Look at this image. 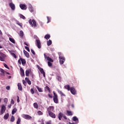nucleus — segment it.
<instances>
[{
	"mask_svg": "<svg viewBox=\"0 0 124 124\" xmlns=\"http://www.w3.org/2000/svg\"><path fill=\"white\" fill-rule=\"evenodd\" d=\"M31 93L32 94H33V93H34V91H33V89H31Z\"/></svg>",
	"mask_w": 124,
	"mask_h": 124,
	"instance_id": "obj_49",
	"label": "nucleus"
},
{
	"mask_svg": "<svg viewBox=\"0 0 124 124\" xmlns=\"http://www.w3.org/2000/svg\"><path fill=\"white\" fill-rule=\"evenodd\" d=\"M24 45H26V46H29V45H28L26 42L24 43Z\"/></svg>",
	"mask_w": 124,
	"mask_h": 124,
	"instance_id": "obj_59",
	"label": "nucleus"
},
{
	"mask_svg": "<svg viewBox=\"0 0 124 124\" xmlns=\"http://www.w3.org/2000/svg\"><path fill=\"white\" fill-rule=\"evenodd\" d=\"M19 16L20 18H21V19H23V20H25V19H26V17H25V16H24L23 15H20Z\"/></svg>",
	"mask_w": 124,
	"mask_h": 124,
	"instance_id": "obj_41",
	"label": "nucleus"
},
{
	"mask_svg": "<svg viewBox=\"0 0 124 124\" xmlns=\"http://www.w3.org/2000/svg\"><path fill=\"white\" fill-rule=\"evenodd\" d=\"M53 101L56 104L59 103V98H58V94L53 91Z\"/></svg>",
	"mask_w": 124,
	"mask_h": 124,
	"instance_id": "obj_1",
	"label": "nucleus"
},
{
	"mask_svg": "<svg viewBox=\"0 0 124 124\" xmlns=\"http://www.w3.org/2000/svg\"><path fill=\"white\" fill-rule=\"evenodd\" d=\"M48 115L49 117H51V118H52L53 119H56V114H55V113H54L53 112H48Z\"/></svg>",
	"mask_w": 124,
	"mask_h": 124,
	"instance_id": "obj_13",
	"label": "nucleus"
},
{
	"mask_svg": "<svg viewBox=\"0 0 124 124\" xmlns=\"http://www.w3.org/2000/svg\"><path fill=\"white\" fill-rule=\"evenodd\" d=\"M23 117L24 119H25V120H31L32 118L31 116L28 114H24Z\"/></svg>",
	"mask_w": 124,
	"mask_h": 124,
	"instance_id": "obj_12",
	"label": "nucleus"
},
{
	"mask_svg": "<svg viewBox=\"0 0 124 124\" xmlns=\"http://www.w3.org/2000/svg\"><path fill=\"white\" fill-rule=\"evenodd\" d=\"M25 80L27 81V82L29 85H31V80H30L29 78H26Z\"/></svg>",
	"mask_w": 124,
	"mask_h": 124,
	"instance_id": "obj_19",
	"label": "nucleus"
},
{
	"mask_svg": "<svg viewBox=\"0 0 124 124\" xmlns=\"http://www.w3.org/2000/svg\"><path fill=\"white\" fill-rule=\"evenodd\" d=\"M64 88L66 90H67V91H70V86H69V85H65Z\"/></svg>",
	"mask_w": 124,
	"mask_h": 124,
	"instance_id": "obj_26",
	"label": "nucleus"
},
{
	"mask_svg": "<svg viewBox=\"0 0 124 124\" xmlns=\"http://www.w3.org/2000/svg\"><path fill=\"white\" fill-rule=\"evenodd\" d=\"M20 75H21V76H25V72L22 67L20 68Z\"/></svg>",
	"mask_w": 124,
	"mask_h": 124,
	"instance_id": "obj_15",
	"label": "nucleus"
},
{
	"mask_svg": "<svg viewBox=\"0 0 124 124\" xmlns=\"http://www.w3.org/2000/svg\"><path fill=\"white\" fill-rule=\"evenodd\" d=\"M4 102L6 104L7 103V102H8V99H7V98H5L4 99Z\"/></svg>",
	"mask_w": 124,
	"mask_h": 124,
	"instance_id": "obj_43",
	"label": "nucleus"
},
{
	"mask_svg": "<svg viewBox=\"0 0 124 124\" xmlns=\"http://www.w3.org/2000/svg\"><path fill=\"white\" fill-rule=\"evenodd\" d=\"M3 65L4 67H5L6 68H7V69H9V67H8V66H7V64H6L5 63H3Z\"/></svg>",
	"mask_w": 124,
	"mask_h": 124,
	"instance_id": "obj_42",
	"label": "nucleus"
},
{
	"mask_svg": "<svg viewBox=\"0 0 124 124\" xmlns=\"http://www.w3.org/2000/svg\"><path fill=\"white\" fill-rule=\"evenodd\" d=\"M47 23H49L50 22V17L48 16H47Z\"/></svg>",
	"mask_w": 124,
	"mask_h": 124,
	"instance_id": "obj_56",
	"label": "nucleus"
},
{
	"mask_svg": "<svg viewBox=\"0 0 124 124\" xmlns=\"http://www.w3.org/2000/svg\"><path fill=\"white\" fill-rule=\"evenodd\" d=\"M19 7L22 10H27V8H28V7H27V5L26 4H20L19 5Z\"/></svg>",
	"mask_w": 124,
	"mask_h": 124,
	"instance_id": "obj_10",
	"label": "nucleus"
},
{
	"mask_svg": "<svg viewBox=\"0 0 124 124\" xmlns=\"http://www.w3.org/2000/svg\"><path fill=\"white\" fill-rule=\"evenodd\" d=\"M51 45H52V40H49L48 41H47V46H50Z\"/></svg>",
	"mask_w": 124,
	"mask_h": 124,
	"instance_id": "obj_30",
	"label": "nucleus"
},
{
	"mask_svg": "<svg viewBox=\"0 0 124 124\" xmlns=\"http://www.w3.org/2000/svg\"><path fill=\"white\" fill-rule=\"evenodd\" d=\"M36 43L37 46L39 49L41 48V43L40 42V40L39 39L36 40Z\"/></svg>",
	"mask_w": 124,
	"mask_h": 124,
	"instance_id": "obj_9",
	"label": "nucleus"
},
{
	"mask_svg": "<svg viewBox=\"0 0 124 124\" xmlns=\"http://www.w3.org/2000/svg\"><path fill=\"white\" fill-rule=\"evenodd\" d=\"M33 106L36 109H38V104H37V103H34L33 104Z\"/></svg>",
	"mask_w": 124,
	"mask_h": 124,
	"instance_id": "obj_33",
	"label": "nucleus"
},
{
	"mask_svg": "<svg viewBox=\"0 0 124 124\" xmlns=\"http://www.w3.org/2000/svg\"><path fill=\"white\" fill-rule=\"evenodd\" d=\"M8 108H11V104L8 106Z\"/></svg>",
	"mask_w": 124,
	"mask_h": 124,
	"instance_id": "obj_58",
	"label": "nucleus"
},
{
	"mask_svg": "<svg viewBox=\"0 0 124 124\" xmlns=\"http://www.w3.org/2000/svg\"><path fill=\"white\" fill-rule=\"evenodd\" d=\"M41 124H45L44 122L42 123Z\"/></svg>",
	"mask_w": 124,
	"mask_h": 124,
	"instance_id": "obj_64",
	"label": "nucleus"
},
{
	"mask_svg": "<svg viewBox=\"0 0 124 124\" xmlns=\"http://www.w3.org/2000/svg\"><path fill=\"white\" fill-rule=\"evenodd\" d=\"M46 124H51V122H47L46 123Z\"/></svg>",
	"mask_w": 124,
	"mask_h": 124,
	"instance_id": "obj_60",
	"label": "nucleus"
},
{
	"mask_svg": "<svg viewBox=\"0 0 124 124\" xmlns=\"http://www.w3.org/2000/svg\"><path fill=\"white\" fill-rule=\"evenodd\" d=\"M66 113H67L68 116H72V115H73L72 111H71L70 110H67Z\"/></svg>",
	"mask_w": 124,
	"mask_h": 124,
	"instance_id": "obj_21",
	"label": "nucleus"
},
{
	"mask_svg": "<svg viewBox=\"0 0 124 124\" xmlns=\"http://www.w3.org/2000/svg\"><path fill=\"white\" fill-rule=\"evenodd\" d=\"M73 121H74V122H76V124H78V123H79V120L78 119V118H77V117L76 116H74L73 117Z\"/></svg>",
	"mask_w": 124,
	"mask_h": 124,
	"instance_id": "obj_16",
	"label": "nucleus"
},
{
	"mask_svg": "<svg viewBox=\"0 0 124 124\" xmlns=\"http://www.w3.org/2000/svg\"><path fill=\"white\" fill-rule=\"evenodd\" d=\"M44 56L45 57V59H46V60L47 59V58L49 57V56H47L45 54H44Z\"/></svg>",
	"mask_w": 124,
	"mask_h": 124,
	"instance_id": "obj_54",
	"label": "nucleus"
},
{
	"mask_svg": "<svg viewBox=\"0 0 124 124\" xmlns=\"http://www.w3.org/2000/svg\"><path fill=\"white\" fill-rule=\"evenodd\" d=\"M59 93H60V94H61V96H65V94H64V93H62V92L60 91H58Z\"/></svg>",
	"mask_w": 124,
	"mask_h": 124,
	"instance_id": "obj_35",
	"label": "nucleus"
},
{
	"mask_svg": "<svg viewBox=\"0 0 124 124\" xmlns=\"http://www.w3.org/2000/svg\"><path fill=\"white\" fill-rule=\"evenodd\" d=\"M12 56H13L15 59L17 58V56H16V54H15V53H12Z\"/></svg>",
	"mask_w": 124,
	"mask_h": 124,
	"instance_id": "obj_44",
	"label": "nucleus"
},
{
	"mask_svg": "<svg viewBox=\"0 0 124 124\" xmlns=\"http://www.w3.org/2000/svg\"><path fill=\"white\" fill-rule=\"evenodd\" d=\"M0 72H1V73H4V72H5L4 70H3V69H0Z\"/></svg>",
	"mask_w": 124,
	"mask_h": 124,
	"instance_id": "obj_50",
	"label": "nucleus"
},
{
	"mask_svg": "<svg viewBox=\"0 0 124 124\" xmlns=\"http://www.w3.org/2000/svg\"><path fill=\"white\" fill-rule=\"evenodd\" d=\"M70 91L72 94H73L74 95H75V94H76V90H75V88H74V87H71Z\"/></svg>",
	"mask_w": 124,
	"mask_h": 124,
	"instance_id": "obj_11",
	"label": "nucleus"
},
{
	"mask_svg": "<svg viewBox=\"0 0 124 124\" xmlns=\"http://www.w3.org/2000/svg\"><path fill=\"white\" fill-rule=\"evenodd\" d=\"M47 63H48V66H52L53 65V63H52V62H51L48 61Z\"/></svg>",
	"mask_w": 124,
	"mask_h": 124,
	"instance_id": "obj_40",
	"label": "nucleus"
},
{
	"mask_svg": "<svg viewBox=\"0 0 124 124\" xmlns=\"http://www.w3.org/2000/svg\"><path fill=\"white\" fill-rule=\"evenodd\" d=\"M36 89H37L39 93H42L43 92V90H42V89L41 88H39L38 86H36Z\"/></svg>",
	"mask_w": 124,
	"mask_h": 124,
	"instance_id": "obj_29",
	"label": "nucleus"
},
{
	"mask_svg": "<svg viewBox=\"0 0 124 124\" xmlns=\"http://www.w3.org/2000/svg\"><path fill=\"white\" fill-rule=\"evenodd\" d=\"M30 72L31 71L30 70H27L25 72L26 76L28 77V76L30 75Z\"/></svg>",
	"mask_w": 124,
	"mask_h": 124,
	"instance_id": "obj_24",
	"label": "nucleus"
},
{
	"mask_svg": "<svg viewBox=\"0 0 124 124\" xmlns=\"http://www.w3.org/2000/svg\"><path fill=\"white\" fill-rule=\"evenodd\" d=\"M6 90H7L8 91H9V90H10V86H8L6 87Z\"/></svg>",
	"mask_w": 124,
	"mask_h": 124,
	"instance_id": "obj_51",
	"label": "nucleus"
},
{
	"mask_svg": "<svg viewBox=\"0 0 124 124\" xmlns=\"http://www.w3.org/2000/svg\"><path fill=\"white\" fill-rule=\"evenodd\" d=\"M20 123H21V118L20 117L18 118L17 121L16 122L17 124H20Z\"/></svg>",
	"mask_w": 124,
	"mask_h": 124,
	"instance_id": "obj_38",
	"label": "nucleus"
},
{
	"mask_svg": "<svg viewBox=\"0 0 124 124\" xmlns=\"http://www.w3.org/2000/svg\"><path fill=\"white\" fill-rule=\"evenodd\" d=\"M47 61H48V62H54V60H53V59H52V58H50V57H47V59H46Z\"/></svg>",
	"mask_w": 124,
	"mask_h": 124,
	"instance_id": "obj_37",
	"label": "nucleus"
},
{
	"mask_svg": "<svg viewBox=\"0 0 124 124\" xmlns=\"http://www.w3.org/2000/svg\"><path fill=\"white\" fill-rule=\"evenodd\" d=\"M17 112V108H15L12 111V114L14 115L15 113Z\"/></svg>",
	"mask_w": 124,
	"mask_h": 124,
	"instance_id": "obj_25",
	"label": "nucleus"
},
{
	"mask_svg": "<svg viewBox=\"0 0 124 124\" xmlns=\"http://www.w3.org/2000/svg\"><path fill=\"white\" fill-rule=\"evenodd\" d=\"M50 37H51V36H50V34H46V35L45 36V38L46 39V40H48V39H50Z\"/></svg>",
	"mask_w": 124,
	"mask_h": 124,
	"instance_id": "obj_27",
	"label": "nucleus"
},
{
	"mask_svg": "<svg viewBox=\"0 0 124 124\" xmlns=\"http://www.w3.org/2000/svg\"><path fill=\"white\" fill-rule=\"evenodd\" d=\"M71 107H72V108H74V105L72 104Z\"/></svg>",
	"mask_w": 124,
	"mask_h": 124,
	"instance_id": "obj_61",
	"label": "nucleus"
},
{
	"mask_svg": "<svg viewBox=\"0 0 124 124\" xmlns=\"http://www.w3.org/2000/svg\"><path fill=\"white\" fill-rule=\"evenodd\" d=\"M9 40L10 41H11V42H12V43H14L15 44V40H14V39L12 38H9Z\"/></svg>",
	"mask_w": 124,
	"mask_h": 124,
	"instance_id": "obj_36",
	"label": "nucleus"
},
{
	"mask_svg": "<svg viewBox=\"0 0 124 124\" xmlns=\"http://www.w3.org/2000/svg\"><path fill=\"white\" fill-rule=\"evenodd\" d=\"M22 83L23 85H24V86H26L27 82H26V81H25V80H22Z\"/></svg>",
	"mask_w": 124,
	"mask_h": 124,
	"instance_id": "obj_45",
	"label": "nucleus"
},
{
	"mask_svg": "<svg viewBox=\"0 0 124 124\" xmlns=\"http://www.w3.org/2000/svg\"><path fill=\"white\" fill-rule=\"evenodd\" d=\"M45 90L48 91V92L49 93H51V90H50V88L48 86H46L45 87Z\"/></svg>",
	"mask_w": 124,
	"mask_h": 124,
	"instance_id": "obj_31",
	"label": "nucleus"
},
{
	"mask_svg": "<svg viewBox=\"0 0 124 124\" xmlns=\"http://www.w3.org/2000/svg\"><path fill=\"white\" fill-rule=\"evenodd\" d=\"M38 69H39L40 72H41V74H43L44 78H45L46 77V75H45V72H44V70L43 69V68L40 67H38Z\"/></svg>",
	"mask_w": 124,
	"mask_h": 124,
	"instance_id": "obj_7",
	"label": "nucleus"
},
{
	"mask_svg": "<svg viewBox=\"0 0 124 124\" xmlns=\"http://www.w3.org/2000/svg\"><path fill=\"white\" fill-rule=\"evenodd\" d=\"M63 117V114L62 112H60L58 116L59 120L61 121L62 120V118Z\"/></svg>",
	"mask_w": 124,
	"mask_h": 124,
	"instance_id": "obj_20",
	"label": "nucleus"
},
{
	"mask_svg": "<svg viewBox=\"0 0 124 124\" xmlns=\"http://www.w3.org/2000/svg\"><path fill=\"white\" fill-rule=\"evenodd\" d=\"M14 121H15V117H14V116L12 115L11 117L10 122L13 123Z\"/></svg>",
	"mask_w": 124,
	"mask_h": 124,
	"instance_id": "obj_32",
	"label": "nucleus"
},
{
	"mask_svg": "<svg viewBox=\"0 0 124 124\" xmlns=\"http://www.w3.org/2000/svg\"><path fill=\"white\" fill-rule=\"evenodd\" d=\"M29 9L31 13L33 12V8L31 6V5H30L29 6Z\"/></svg>",
	"mask_w": 124,
	"mask_h": 124,
	"instance_id": "obj_22",
	"label": "nucleus"
},
{
	"mask_svg": "<svg viewBox=\"0 0 124 124\" xmlns=\"http://www.w3.org/2000/svg\"><path fill=\"white\" fill-rule=\"evenodd\" d=\"M17 87L19 91H23V87H22V85L21 84V83H18L17 84Z\"/></svg>",
	"mask_w": 124,
	"mask_h": 124,
	"instance_id": "obj_17",
	"label": "nucleus"
},
{
	"mask_svg": "<svg viewBox=\"0 0 124 124\" xmlns=\"http://www.w3.org/2000/svg\"><path fill=\"white\" fill-rule=\"evenodd\" d=\"M15 102L14 100H13V99H12L11 101V104H14Z\"/></svg>",
	"mask_w": 124,
	"mask_h": 124,
	"instance_id": "obj_52",
	"label": "nucleus"
},
{
	"mask_svg": "<svg viewBox=\"0 0 124 124\" xmlns=\"http://www.w3.org/2000/svg\"><path fill=\"white\" fill-rule=\"evenodd\" d=\"M11 78V76H9V79H10Z\"/></svg>",
	"mask_w": 124,
	"mask_h": 124,
	"instance_id": "obj_63",
	"label": "nucleus"
},
{
	"mask_svg": "<svg viewBox=\"0 0 124 124\" xmlns=\"http://www.w3.org/2000/svg\"><path fill=\"white\" fill-rule=\"evenodd\" d=\"M6 110V107H5V105H2L1 106V110H0V115H2Z\"/></svg>",
	"mask_w": 124,
	"mask_h": 124,
	"instance_id": "obj_5",
	"label": "nucleus"
},
{
	"mask_svg": "<svg viewBox=\"0 0 124 124\" xmlns=\"http://www.w3.org/2000/svg\"><path fill=\"white\" fill-rule=\"evenodd\" d=\"M37 114L38 115H39V116L41 115H43V112H42L40 110H39L38 112H37Z\"/></svg>",
	"mask_w": 124,
	"mask_h": 124,
	"instance_id": "obj_39",
	"label": "nucleus"
},
{
	"mask_svg": "<svg viewBox=\"0 0 124 124\" xmlns=\"http://www.w3.org/2000/svg\"><path fill=\"white\" fill-rule=\"evenodd\" d=\"M0 34L2 35V32H1V31L0 30Z\"/></svg>",
	"mask_w": 124,
	"mask_h": 124,
	"instance_id": "obj_62",
	"label": "nucleus"
},
{
	"mask_svg": "<svg viewBox=\"0 0 124 124\" xmlns=\"http://www.w3.org/2000/svg\"><path fill=\"white\" fill-rule=\"evenodd\" d=\"M57 79H58V80L59 81H61V80H62V78H61V77H60V76H57Z\"/></svg>",
	"mask_w": 124,
	"mask_h": 124,
	"instance_id": "obj_46",
	"label": "nucleus"
},
{
	"mask_svg": "<svg viewBox=\"0 0 124 124\" xmlns=\"http://www.w3.org/2000/svg\"><path fill=\"white\" fill-rule=\"evenodd\" d=\"M29 23L31 27H34V28L36 27V22L34 19H32V20L31 19H30L29 20Z\"/></svg>",
	"mask_w": 124,
	"mask_h": 124,
	"instance_id": "obj_2",
	"label": "nucleus"
},
{
	"mask_svg": "<svg viewBox=\"0 0 124 124\" xmlns=\"http://www.w3.org/2000/svg\"><path fill=\"white\" fill-rule=\"evenodd\" d=\"M9 117V114L7 113L4 116L3 118L4 119V120H7Z\"/></svg>",
	"mask_w": 124,
	"mask_h": 124,
	"instance_id": "obj_28",
	"label": "nucleus"
},
{
	"mask_svg": "<svg viewBox=\"0 0 124 124\" xmlns=\"http://www.w3.org/2000/svg\"><path fill=\"white\" fill-rule=\"evenodd\" d=\"M63 118H64L65 120H67V117H66L65 115H63Z\"/></svg>",
	"mask_w": 124,
	"mask_h": 124,
	"instance_id": "obj_57",
	"label": "nucleus"
},
{
	"mask_svg": "<svg viewBox=\"0 0 124 124\" xmlns=\"http://www.w3.org/2000/svg\"><path fill=\"white\" fill-rule=\"evenodd\" d=\"M9 6L11 7L12 10H15V4L11 2L9 3Z\"/></svg>",
	"mask_w": 124,
	"mask_h": 124,
	"instance_id": "obj_14",
	"label": "nucleus"
},
{
	"mask_svg": "<svg viewBox=\"0 0 124 124\" xmlns=\"http://www.w3.org/2000/svg\"><path fill=\"white\" fill-rule=\"evenodd\" d=\"M19 34H20V36H21V37H23L24 36V32L23 31H20Z\"/></svg>",
	"mask_w": 124,
	"mask_h": 124,
	"instance_id": "obj_34",
	"label": "nucleus"
},
{
	"mask_svg": "<svg viewBox=\"0 0 124 124\" xmlns=\"http://www.w3.org/2000/svg\"><path fill=\"white\" fill-rule=\"evenodd\" d=\"M4 58H6V55L2 52H0V61L1 62H4Z\"/></svg>",
	"mask_w": 124,
	"mask_h": 124,
	"instance_id": "obj_4",
	"label": "nucleus"
},
{
	"mask_svg": "<svg viewBox=\"0 0 124 124\" xmlns=\"http://www.w3.org/2000/svg\"><path fill=\"white\" fill-rule=\"evenodd\" d=\"M54 109H55V108L53 106H50L48 108H46V110H47L48 113L54 112Z\"/></svg>",
	"mask_w": 124,
	"mask_h": 124,
	"instance_id": "obj_8",
	"label": "nucleus"
},
{
	"mask_svg": "<svg viewBox=\"0 0 124 124\" xmlns=\"http://www.w3.org/2000/svg\"><path fill=\"white\" fill-rule=\"evenodd\" d=\"M16 24L18 25V26H19L20 28H23V23H20L19 21H17L16 22Z\"/></svg>",
	"mask_w": 124,
	"mask_h": 124,
	"instance_id": "obj_23",
	"label": "nucleus"
},
{
	"mask_svg": "<svg viewBox=\"0 0 124 124\" xmlns=\"http://www.w3.org/2000/svg\"><path fill=\"white\" fill-rule=\"evenodd\" d=\"M17 102L18 103H19V102H20V99L19 98V96H17Z\"/></svg>",
	"mask_w": 124,
	"mask_h": 124,
	"instance_id": "obj_55",
	"label": "nucleus"
},
{
	"mask_svg": "<svg viewBox=\"0 0 124 124\" xmlns=\"http://www.w3.org/2000/svg\"><path fill=\"white\" fill-rule=\"evenodd\" d=\"M21 62L22 65H25V64H26V60L20 58L18 61V62L19 64H21Z\"/></svg>",
	"mask_w": 124,
	"mask_h": 124,
	"instance_id": "obj_3",
	"label": "nucleus"
},
{
	"mask_svg": "<svg viewBox=\"0 0 124 124\" xmlns=\"http://www.w3.org/2000/svg\"><path fill=\"white\" fill-rule=\"evenodd\" d=\"M48 97H49V98H53V96H52V95L48 94Z\"/></svg>",
	"mask_w": 124,
	"mask_h": 124,
	"instance_id": "obj_53",
	"label": "nucleus"
},
{
	"mask_svg": "<svg viewBox=\"0 0 124 124\" xmlns=\"http://www.w3.org/2000/svg\"><path fill=\"white\" fill-rule=\"evenodd\" d=\"M23 53H24L25 56H26V57L27 58H30V54H29V52H28L27 51L24 50Z\"/></svg>",
	"mask_w": 124,
	"mask_h": 124,
	"instance_id": "obj_18",
	"label": "nucleus"
},
{
	"mask_svg": "<svg viewBox=\"0 0 124 124\" xmlns=\"http://www.w3.org/2000/svg\"><path fill=\"white\" fill-rule=\"evenodd\" d=\"M25 48L26 49H27V50L28 51V52H30V48H29V47H28V46H25Z\"/></svg>",
	"mask_w": 124,
	"mask_h": 124,
	"instance_id": "obj_48",
	"label": "nucleus"
},
{
	"mask_svg": "<svg viewBox=\"0 0 124 124\" xmlns=\"http://www.w3.org/2000/svg\"><path fill=\"white\" fill-rule=\"evenodd\" d=\"M31 52L33 54V55H35V52H34V50H33L32 49H31Z\"/></svg>",
	"mask_w": 124,
	"mask_h": 124,
	"instance_id": "obj_47",
	"label": "nucleus"
},
{
	"mask_svg": "<svg viewBox=\"0 0 124 124\" xmlns=\"http://www.w3.org/2000/svg\"><path fill=\"white\" fill-rule=\"evenodd\" d=\"M59 59H60L59 62L60 64H63V62H65V58L62 56H60Z\"/></svg>",
	"mask_w": 124,
	"mask_h": 124,
	"instance_id": "obj_6",
	"label": "nucleus"
}]
</instances>
